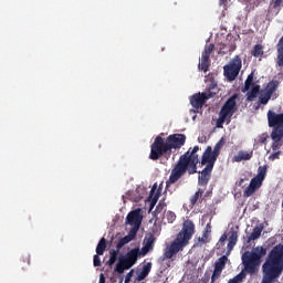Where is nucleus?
<instances>
[{
    "label": "nucleus",
    "mask_w": 283,
    "mask_h": 283,
    "mask_svg": "<svg viewBox=\"0 0 283 283\" xmlns=\"http://www.w3.org/2000/svg\"><path fill=\"white\" fill-rule=\"evenodd\" d=\"M138 258H143V254H140V248H134L120 259L132 269V266L138 262Z\"/></svg>",
    "instance_id": "13"
},
{
    "label": "nucleus",
    "mask_w": 283,
    "mask_h": 283,
    "mask_svg": "<svg viewBox=\"0 0 283 283\" xmlns=\"http://www.w3.org/2000/svg\"><path fill=\"white\" fill-rule=\"evenodd\" d=\"M227 262H229V258L227 255L220 256L216 263H214V271H224V268L227 266Z\"/></svg>",
    "instance_id": "19"
},
{
    "label": "nucleus",
    "mask_w": 283,
    "mask_h": 283,
    "mask_svg": "<svg viewBox=\"0 0 283 283\" xmlns=\"http://www.w3.org/2000/svg\"><path fill=\"white\" fill-rule=\"evenodd\" d=\"M198 151H200V146H195L192 150L189 149L186 154L179 157V160L170 172L167 181L168 185H176V182H178L180 178L187 174V171L189 176L198 174V163H200Z\"/></svg>",
    "instance_id": "2"
},
{
    "label": "nucleus",
    "mask_w": 283,
    "mask_h": 283,
    "mask_svg": "<svg viewBox=\"0 0 283 283\" xmlns=\"http://www.w3.org/2000/svg\"><path fill=\"white\" fill-rule=\"evenodd\" d=\"M195 233L196 224H193V221L191 220H186L176 239L168 247L165 248L163 260H171L174 255H178L180 251H185V247L189 244V240L193 238Z\"/></svg>",
    "instance_id": "4"
},
{
    "label": "nucleus",
    "mask_w": 283,
    "mask_h": 283,
    "mask_svg": "<svg viewBox=\"0 0 283 283\" xmlns=\"http://www.w3.org/2000/svg\"><path fill=\"white\" fill-rule=\"evenodd\" d=\"M213 96H216V93H196L190 96V105L193 109H202L207 101H209V98H213Z\"/></svg>",
    "instance_id": "10"
},
{
    "label": "nucleus",
    "mask_w": 283,
    "mask_h": 283,
    "mask_svg": "<svg viewBox=\"0 0 283 283\" xmlns=\"http://www.w3.org/2000/svg\"><path fill=\"white\" fill-rule=\"evenodd\" d=\"M264 178H266V166H260L258 168V175L251 179L250 185L243 191V198H251L262 187Z\"/></svg>",
    "instance_id": "9"
},
{
    "label": "nucleus",
    "mask_w": 283,
    "mask_h": 283,
    "mask_svg": "<svg viewBox=\"0 0 283 283\" xmlns=\"http://www.w3.org/2000/svg\"><path fill=\"white\" fill-rule=\"evenodd\" d=\"M283 0H274V6L273 8H280L282 6Z\"/></svg>",
    "instance_id": "44"
},
{
    "label": "nucleus",
    "mask_w": 283,
    "mask_h": 283,
    "mask_svg": "<svg viewBox=\"0 0 283 283\" xmlns=\"http://www.w3.org/2000/svg\"><path fill=\"white\" fill-rule=\"evenodd\" d=\"M242 70V57L240 55H235L233 59H231L228 64L223 66V76L232 83V81H235L238 76H240V72Z\"/></svg>",
    "instance_id": "8"
},
{
    "label": "nucleus",
    "mask_w": 283,
    "mask_h": 283,
    "mask_svg": "<svg viewBox=\"0 0 283 283\" xmlns=\"http://www.w3.org/2000/svg\"><path fill=\"white\" fill-rule=\"evenodd\" d=\"M137 232L134 230H129L128 234L125 235L124 238L119 239L116 249L117 251H120L125 244H129L133 240H136Z\"/></svg>",
    "instance_id": "16"
},
{
    "label": "nucleus",
    "mask_w": 283,
    "mask_h": 283,
    "mask_svg": "<svg viewBox=\"0 0 283 283\" xmlns=\"http://www.w3.org/2000/svg\"><path fill=\"white\" fill-rule=\"evenodd\" d=\"M107 249V240L105 238H102L96 247V253L97 255H103L105 253V250Z\"/></svg>",
    "instance_id": "24"
},
{
    "label": "nucleus",
    "mask_w": 283,
    "mask_h": 283,
    "mask_svg": "<svg viewBox=\"0 0 283 283\" xmlns=\"http://www.w3.org/2000/svg\"><path fill=\"white\" fill-rule=\"evenodd\" d=\"M211 171L213 168L205 167L198 177V185L200 187H207L209 185V180H211Z\"/></svg>",
    "instance_id": "15"
},
{
    "label": "nucleus",
    "mask_w": 283,
    "mask_h": 283,
    "mask_svg": "<svg viewBox=\"0 0 283 283\" xmlns=\"http://www.w3.org/2000/svg\"><path fill=\"white\" fill-rule=\"evenodd\" d=\"M203 283H209V276L207 279H203Z\"/></svg>",
    "instance_id": "52"
},
{
    "label": "nucleus",
    "mask_w": 283,
    "mask_h": 283,
    "mask_svg": "<svg viewBox=\"0 0 283 283\" xmlns=\"http://www.w3.org/2000/svg\"><path fill=\"white\" fill-rule=\"evenodd\" d=\"M210 65H211V60L205 55H201V62L199 63V70H201V72H209Z\"/></svg>",
    "instance_id": "21"
},
{
    "label": "nucleus",
    "mask_w": 283,
    "mask_h": 283,
    "mask_svg": "<svg viewBox=\"0 0 283 283\" xmlns=\"http://www.w3.org/2000/svg\"><path fill=\"white\" fill-rule=\"evenodd\" d=\"M258 94H260V85H254L252 87L251 92H248L247 101L251 102V101L258 98Z\"/></svg>",
    "instance_id": "26"
},
{
    "label": "nucleus",
    "mask_w": 283,
    "mask_h": 283,
    "mask_svg": "<svg viewBox=\"0 0 283 283\" xmlns=\"http://www.w3.org/2000/svg\"><path fill=\"white\" fill-rule=\"evenodd\" d=\"M126 222L130 227V231L138 233V229H140V224H143V216H140V210H133L126 217Z\"/></svg>",
    "instance_id": "11"
},
{
    "label": "nucleus",
    "mask_w": 283,
    "mask_h": 283,
    "mask_svg": "<svg viewBox=\"0 0 283 283\" xmlns=\"http://www.w3.org/2000/svg\"><path fill=\"white\" fill-rule=\"evenodd\" d=\"M282 208H283V200H282Z\"/></svg>",
    "instance_id": "55"
},
{
    "label": "nucleus",
    "mask_w": 283,
    "mask_h": 283,
    "mask_svg": "<svg viewBox=\"0 0 283 283\" xmlns=\"http://www.w3.org/2000/svg\"><path fill=\"white\" fill-rule=\"evenodd\" d=\"M259 143H261V145H264L266 143V137H260Z\"/></svg>",
    "instance_id": "49"
},
{
    "label": "nucleus",
    "mask_w": 283,
    "mask_h": 283,
    "mask_svg": "<svg viewBox=\"0 0 283 283\" xmlns=\"http://www.w3.org/2000/svg\"><path fill=\"white\" fill-rule=\"evenodd\" d=\"M211 233V230L206 229L202 233V237L199 238V242H201L202 244H207L209 242V234Z\"/></svg>",
    "instance_id": "36"
},
{
    "label": "nucleus",
    "mask_w": 283,
    "mask_h": 283,
    "mask_svg": "<svg viewBox=\"0 0 283 283\" xmlns=\"http://www.w3.org/2000/svg\"><path fill=\"white\" fill-rule=\"evenodd\" d=\"M233 247H235V243H232L231 241L228 242V252L226 253V255H229V253H231V251H233Z\"/></svg>",
    "instance_id": "43"
},
{
    "label": "nucleus",
    "mask_w": 283,
    "mask_h": 283,
    "mask_svg": "<svg viewBox=\"0 0 283 283\" xmlns=\"http://www.w3.org/2000/svg\"><path fill=\"white\" fill-rule=\"evenodd\" d=\"M165 134H160L150 145V160H160V158H171V150L172 149H180L187 142V136L184 134H172L169 135L166 139L163 138Z\"/></svg>",
    "instance_id": "1"
},
{
    "label": "nucleus",
    "mask_w": 283,
    "mask_h": 283,
    "mask_svg": "<svg viewBox=\"0 0 283 283\" xmlns=\"http://www.w3.org/2000/svg\"><path fill=\"white\" fill-rule=\"evenodd\" d=\"M151 272V262L146 263L142 271L137 274L135 282H143L147 275Z\"/></svg>",
    "instance_id": "17"
},
{
    "label": "nucleus",
    "mask_w": 283,
    "mask_h": 283,
    "mask_svg": "<svg viewBox=\"0 0 283 283\" xmlns=\"http://www.w3.org/2000/svg\"><path fill=\"white\" fill-rule=\"evenodd\" d=\"M279 86H280V82L271 81V82L268 83V85L265 87V93L270 94L271 96H273V93L276 92Z\"/></svg>",
    "instance_id": "22"
},
{
    "label": "nucleus",
    "mask_w": 283,
    "mask_h": 283,
    "mask_svg": "<svg viewBox=\"0 0 283 283\" xmlns=\"http://www.w3.org/2000/svg\"><path fill=\"white\" fill-rule=\"evenodd\" d=\"M198 143H200V144L207 143V137H205V136L198 137Z\"/></svg>",
    "instance_id": "46"
},
{
    "label": "nucleus",
    "mask_w": 283,
    "mask_h": 283,
    "mask_svg": "<svg viewBox=\"0 0 283 283\" xmlns=\"http://www.w3.org/2000/svg\"><path fill=\"white\" fill-rule=\"evenodd\" d=\"M280 156H282V150H275L269 156V160H280Z\"/></svg>",
    "instance_id": "40"
},
{
    "label": "nucleus",
    "mask_w": 283,
    "mask_h": 283,
    "mask_svg": "<svg viewBox=\"0 0 283 283\" xmlns=\"http://www.w3.org/2000/svg\"><path fill=\"white\" fill-rule=\"evenodd\" d=\"M271 96L269 93H264V94H261L260 97H259V103H261V105H266L269 103V101H271Z\"/></svg>",
    "instance_id": "33"
},
{
    "label": "nucleus",
    "mask_w": 283,
    "mask_h": 283,
    "mask_svg": "<svg viewBox=\"0 0 283 283\" xmlns=\"http://www.w3.org/2000/svg\"><path fill=\"white\" fill-rule=\"evenodd\" d=\"M252 85H253V73L248 75V77L244 82V87H243L242 92H249V90H251Z\"/></svg>",
    "instance_id": "31"
},
{
    "label": "nucleus",
    "mask_w": 283,
    "mask_h": 283,
    "mask_svg": "<svg viewBox=\"0 0 283 283\" xmlns=\"http://www.w3.org/2000/svg\"><path fill=\"white\" fill-rule=\"evenodd\" d=\"M224 137H221L218 143L214 145L212 153L218 157L220 156V151H222V148L224 147Z\"/></svg>",
    "instance_id": "28"
},
{
    "label": "nucleus",
    "mask_w": 283,
    "mask_h": 283,
    "mask_svg": "<svg viewBox=\"0 0 283 283\" xmlns=\"http://www.w3.org/2000/svg\"><path fill=\"white\" fill-rule=\"evenodd\" d=\"M99 255L101 254H95L93 256V264H94V266H101V256Z\"/></svg>",
    "instance_id": "41"
},
{
    "label": "nucleus",
    "mask_w": 283,
    "mask_h": 283,
    "mask_svg": "<svg viewBox=\"0 0 283 283\" xmlns=\"http://www.w3.org/2000/svg\"><path fill=\"white\" fill-rule=\"evenodd\" d=\"M165 218L169 224H174L176 222V213L171 211H167L165 213Z\"/></svg>",
    "instance_id": "35"
},
{
    "label": "nucleus",
    "mask_w": 283,
    "mask_h": 283,
    "mask_svg": "<svg viewBox=\"0 0 283 283\" xmlns=\"http://www.w3.org/2000/svg\"><path fill=\"white\" fill-rule=\"evenodd\" d=\"M220 275H222V272L218 270H213L212 275H211V283H220Z\"/></svg>",
    "instance_id": "38"
},
{
    "label": "nucleus",
    "mask_w": 283,
    "mask_h": 283,
    "mask_svg": "<svg viewBox=\"0 0 283 283\" xmlns=\"http://www.w3.org/2000/svg\"><path fill=\"white\" fill-rule=\"evenodd\" d=\"M251 158H253V151L249 153V151H244L241 150L238 153L237 156H234V163H242V160H251Z\"/></svg>",
    "instance_id": "18"
},
{
    "label": "nucleus",
    "mask_w": 283,
    "mask_h": 283,
    "mask_svg": "<svg viewBox=\"0 0 283 283\" xmlns=\"http://www.w3.org/2000/svg\"><path fill=\"white\" fill-rule=\"evenodd\" d=\"M229 242H232L234 244H238V231L232 230L230 232Z\"/></svg>",
    "instance_id": "39"
},
{
    "label": "nucleus",
    "mask_w": 283,
    "mask_h": 283,
    "mask_svg": "<svg viewBox=\"0 0 283 283\" xmlns=\"http://www.w3.org/2000/svg\"><path fill=\"white\" fill-rule=\"evenodd\" d=\"M228 0H219V6L227 8Z\"/></svg>",
    "instance_id": "48"
},
{
    "label": "nucleus",
    "mask_w": 283,
    "mask_h": 283,
    "mask_svg": "<svg viewBox=\"0 0 283 283\" xmlns=\"http://www.w3.org/2000/svg\"><path fill=\"white\" fill-rule=\"evenodd\" d=\"M165 207H167V203H165V201H159V203L157 205L154 211V216H158V213H163V211H165Z\"/></svg>",
    "instance_id": "37"
},
{
    "label": "nucleus",
    "mask_w": 283,
    "mask_h": 283,
    "mask_svg": "<svg viewBox=\"0 0 283 283\" xmlns=\"http://www.w3.org/2000/svg\"><path fill=\"white\" fill-rule=\"evenodd\" d=\"M219 242H220L221 244L224 243V242H227V234H226V233L220 237Z\"/></svg>",
    "instance_id": "45"
},
{
    "label": "nucleus",
    "mask_w": 283,
    "mask_h": 283,
    "mask_svg": "<svg viewBox=\"0 0 283 283\" xmlns=\"http://www.w3.org/2000/svg\"><path fill=\"white\" fill-rule=\"evenodd\" d=\"M129 269L130 268L122 259H119L114 271H115V273L123 275L125 273V271H129Z\"/></svg>",
    "instance_id": "20"
},
{
    "label": "nucleus",
    "mask_w": 283,
    "mask_h": 283,
    "mask_svg": "<svg viewBox=\"0 0 283 283\" xmlns=\"http://www.w3.org/2000/svg\"><path fill=\"white\" fill-rule=\"evenodd\" d=\"M132 277H134V270H130V271L126 274L124 283H130V282H132Z\"/></svg>",
    "instance_id": "42"
},
{
    "label": "nucleus",
    "mask_w": 283,
    "mask_h": 283,
    "mask_svg": "<svg viewBox=\"0 0 283 283\" xmlns=\"http://www.w3.org/2000/svg\"><path fill=\"white\" fill-rule=\"evenodd\" d=\"M216 90H218V83H216V81H212L209 85H208V92H203L205 94H217Z\"/></svg>",
    "instance_id": "34"
},
{
    "label": "nucleus",
    "mask_w": 283,
    "mask_h": 283,
    "mask_svg": "<svg viewBox=\"0 0 283 283\" xmlns=\"http://www.w3.org/2000/svg\"><path fill=\"white\" fill-rule=\"evenodd\" d=\"M156 185H154V187L150 190V207H149V211H151V209H154V207H156V202H158V198H160V193L156 192ZM155 193V195H154Z\"/></svg>",
    "instance_id": "23"
},
{
    "label": "nucleus",
    "mask_w": 283,
    "mask_h": 283,
    "mask_svg": "<svg viewBox=\"0 0 283 283\" xmlns=\"http://www.w3.org/2000/svg\"><path fill=\"white\" fill-rule=\"evenodd\" d=\"M262 283H273L283 273V245H275L262 265Z\"/></svg>",
    "instance_id": "3"
},
{
    "label": "nucleus",
    "mask_w": 283,
    "mask_h": 283,
    "mask_svg": "<svg viewBox=\"0 0 283 283\" xmlns=\"http://www.w3.org/2000/svg\"><path fill=\"white\" fill-rule=\"evenodd\" d=\"M235 101H238V94L230 96L221 107L219 112V118L217 120L218 128H222L224 123H227V125L231 123V118L233 117L235 111L238 109Z\"/></svg>",
    "instance_id": "7"
},
{
    "label": "nucleus",
    "mask_w": 283,
    "mask_h": 283,
    "mask_svg": "<svg viewBox=\"0 0 283 283\" xmlns=\"http://www.w3.org/2000/svg\"><path fill=\"white\" fill-rule=\"evenodd\" d=\"M251 54L255 59H260V56H264V46H262V44H255Z\"/></svg>",
    "instance_id": "25"
},
{
    "label": "nucleus",
    "mask_w": 283,
    "mask_h": 283,
    "mask_svg": "<svg viewBox=\"0 0 283 283\" xmlns=\"http://www.w3.org/2000/svg\"><path fill=\"white\" fill-rule=\"evenodd\" d=\"M213 50H216V45L213 43H210L208 46L205 48L201 56L210 59L211 52H213Z\"/></svg>",
    "instance_id": "32"
},
{
    "label": "nucleus",
    "mask_w": 283,
    "mask_h": 283,
    "mask_svg": "<svg viewBox=\"0 0 283 283\" xmlns=\"http://www.w3.org/2000/svg\"><path fill=\"white\" fill-rule=\"evenodd\" d=\"M23 262H27V264L30 265V256H25V258L23 259Z\"/></svg>",
    "instance_id": "50"
},
{
    "label": "nucleus",
    "mask_w": 283,
    "mask_h": 283,
    "mask_svg": "<svg viewBox=\"0 0 283 283\" xmlns=\"http://www.w3.org/2000/svg\"><path fill=\"white\" fill-rule=\"evenodd\" d=\"M243 182H244V179H241L239 185H242Z\"/></svg>",
    "instance_id": "54"
},
{
    "label": "nucleus",
    "mask_w": 283,
    "mask_h": 283,
    "mask_svg": "<svg viewBox=\"0 0 283 283\" xmlns=\"http://www.w3.org/2000/svg\"><path fill=\"white\" fill-rule=\"evenodd\" d=\"M98 283H105V274L104 273H101L99 274V281Z\"/></svg>",
    "instance_id": "47"
},
{
    "label": "nucleus",
    "mask_w": 283,
    "mask_h": 283,
    "mask_svg": "<svg viewBox=\"0 0 283 283\" xmlns=\"http://www.w3.org/2000/svg\"><path fill=\"white\" fill-rule=\"evenodd\" d=\"M219 54H227V51H222V49H220Z\"/></svg>",
    "instance_id": "51"
},
{
    "label": "nucleus",
    "mask_w": 283,
    "mask_h": 283,
    "mask_svg": "<svg viewBox=\"0 0 283 283\" xmlns=\"http://www.w3.org/2000/svg\"><path fill=\"white\" fill-rule=\"evenodd\" d=\"M154 244H156V237L151 233L146 234L144 238V245L142 250H139L142 258H145L149 251H154Z\"/></svg>",
    "instance_id": "14"
},
{
    "label": "nucleus",
    "mask_w": 283,
    "mask_h": 283,
    "mask_svg": "<svg viewBox=\"0 0 283 283\" xmlns=\"http://www.w3.org/2000/svg\"><path fill=\"white\" fill-rule=\"evenodd\" d=\"M262 235V228L255 227L253 228L252 232L248 237V242H251L253 240H258Z\"/></svg>",
    "instance_id": "27"
},
{
    "label": "nucleus",
    "mask_w": 283,
    "mask_h": 283,
    "mask_svg": "<svg viewBox=\"0 0 283 283\" xmlns=\"http://www.w3.org/2000/svg\"><path fill=\"white\" fill-rule=\"evenodd\" d=\"M264 255H266V248L263 247H256L251 252H245L242 255V263L247 273L253 275L256 266H260Z\"/></svg>",
    "instance_id": "6"
},
{
    "label": "nucleus",
    "mask_w": 283,
    "mask_h": 283,
    "mask_svg": "<svg viewBox=\"0 0 283 283\" xmlns=\"http://www.w3.org/2000/svg\"><path fill=\"white\" fill-rule=\"evenodd\" d=\"M217 160H218V157L213 153V148L211 146H207L206 150L201 156V165H206L208 169L209 168L213 169Z\"/></svg>",
    "instance_id": "12"
},
{
    "label": "nucleus",
    "mask_w": 283,
    "mask_h": 283,
    "mask_svg": "<svg viewBox=\"0 0 283 283\" xmlns=\"http://www.w3.org/2000/svg\"><path fill=\"white\" fill-rule=\"evenodd\" d=\"M202 193H205V190L202 189H198L197 192H195V195L190 198V205L191 207H196V205L198 203V200H200V198H202Z\"/></svg>",
    "instance_id": "30"
},
{
    "label": "nucleus",
    "mask_w": 283,
    "mask_h": 283,
    "mask_svg": "<svg viewBox=\"0 0 283 283\" xmlns=\"http://www.w3.org/2000/svg\"><path fill=\"white\" fill-rule=\"evenodd\" d=\"M268 125L272 127L271 138L273 140L271 145L272 151H280L283 140V113H275L273 111L268 112Z\"/></svg>",
    "instance_id": "5"
},
{
    "label": "nucleus",
    "mask_w": 283,
    "mask_h": 283,
    "mask_svg": "<svg viewBox=\"0 0 283 283\" xmlns=\"http://www.w3.org/2000/svg\"><path fill=\"white\" fill-rule=\"evenodd\" d=\"M118 283H123V276L119 277V282Z\"/></svg>",
    "instance_id": "53"
},
{
    "label": "nucleus",
    "mask_w": 283,
    "mask_h": 283,
    "mask_svg": "<svg viewBox=\"0 0 283 283\" xmlns=\"http://www.w3.org/2000/svg\"><path fill=\"white\" fill-rule=\"evenodd\" d=\"M119 252L120 251H118V249L109 251L111 256H109V260L107 261L108 266H114V264H116V260H118Z\"/></svg>",
    "instance_id": "29"
}]
</instances>
